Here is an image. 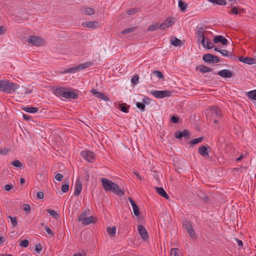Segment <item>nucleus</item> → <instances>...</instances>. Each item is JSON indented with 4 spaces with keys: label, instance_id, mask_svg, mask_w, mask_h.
Here are the masks:
<instances>
[{
    "label": "nucleus",
    "instance_id": "39",
    "mask_svg": "<svg viewBox=\"0 0 256 256\" xmlns=\"http://www.w3.org/2000/svg\"><path fill=\"white\" fill-rule=\"evenodd\" d=\"M208 1L217 4L224 6L226 4L225 0H208Z\"/></svg>",
    "mask_w": 256,
    "mask_h": 256
},
{
    "label": "nucleus",
    "instance_id": "54",
    "mask_svg": "<svg viewBox=\"0 0 256 256\" xmlns=\"http://www.w3.org/2000/svg\"><path fill=\"white\" fill-rule=\"evenodd\" d=\"M230 14H237L238 13V8L236 7H232L230 11L229 12Z\"/></svg>",
    "mask_w": 256,
    "mask_h": 256
},
{
    "label": "nucleus",
    "instance_id": "36",
    "mask_svg": "<svg viewBox=\"0 0 256 256\" xmlns=\"http://www.w3.org/2000/svg\"><path fill=\"white\" fill-rule=\"evenodd\" d=\"M178 7L182 12H185L187 7V4L183 2L182 0L178 1Z\"/></svg>",
    "mask_w": 256,
    "mask_h": 256
},
{
    "label": "nucleus",
    "instance_id": "63",
    "mask_svg": "<svg viewBox=\"0 0 256 256\" xmlns=\"http://www.w3.org/2000/svg\"><path fill=\"white\" fill-rule=\"evenodd\" d=\"M220 61V58L214 55V60L212 61V63H217Z\"/></svg>",
    "mask_w": 256,
    "mask_h": 256
},
{
    "label": "nucleus",
    "instance_id": "4",
    "mask_svg": "<svg viewBox=\"0 0 256 256\" xmlns=\"http://www.w3.org/2000/svg\"><path fill=\"white\" fill-rule=\"evenodd\" d=\"M151 94L154 97L158 98H162L170 96L172 92L170 90H151Z\"/></svg>",
    "mask_w": 256,
    "mask_h": 256
},
{
    "label": "nucleus",
    "instance_id": "57",
    "mask_svg": "<svg viewBox=\"0 0 256 256\" xmlns=\"http://www.w3.org/2000/svg\"><path fill=\"white\" fill-rule=\"evenodd\" d=\"M22 116L24 118V119L25 120L28 122L32 119V117L31 116L25 114H24V113H22Z\"/></svg>",
    "mask_w": 256,
    "mask_h": 256
},
{
    "label": "nucleus",
    "instance_id": "22",
    "mask_svg": "<svg viewBox=\"0 0 256 256\" xmlns=\"http://www.w3.org/2000/svg\"><path fill=\"white\" fill-rule=\"evenodd\" d=\"M196 33L198 34V40H201V43L202 45H204V42L206 38H205L204 32L201 30H198Z\"/></svg>",
    "mask_w": 256,
    "mask_h": 256
},
{
    "label": "nucleus",
    "instance_id": "8",
    "mask_svg": "<svg viewBox=\"0 0 256 256\" xmlns=\"http://www.w3.org/2000/svg\"><path fill=\"white\" fill-rule=\"evenodd\" d=\"M138 230L142 239L145 241L147 240L148 238V234L146 228L143 226L138 224Z\"/></svg>",
    "mask_w": 256,
    "mask_h": 256
},
{
    "label": "nucleus",
    "instance_id": "32",
    "mask_svg": "<svg viewBox=\"0 0 256 256\" xmlns=\"http://www.w3.org/2000/svg\"><path fill=\"white\" fill-rule=\"evenodd\" d=\"M12 164L17 168H18L20 170H22L23 168L22 163L18 160H15L12 162Z\"/></svg>",
    "mask_w": 256,
    "mask_h": 256
},
{
    "label": "nucleus",
    "instance_id": "47",
    "mask_svg": "<svg viewBox=\"0 0 256 256\" xmlns=\"http://www.w3.org/2000/svg\"><path fill=\"white\" fill-rule=\"evenodd\" d=\"M139 80V77L138 75H134L132 76V78L131 79V82L134 84H136L138 83Z\"/></svg>",
    "mask_w": 256,
    "mask_h": 256
},
{
    "label": "nucleus",
    "instance_id": "24",
    "mask_svg": "<svg viewBox=\"0 0 256 256\" xmlns=\"http://www.w3.org/2000/svg\"><path fill=\"white\" fill-rule=\"evenodd\" d=\"M64 182V184L62 186V190L63 192L65 193L68 192L70 188L68 179H65Z\"/></svg>",
    "mask_w": 256,
    "mask_h": 256
},
{
    "label": "nucleus",
    "instance_id": "30",
    "mask_svg": "<svg viewBox=\"0 0 256 256\" xmlns=\"http://www.w3.org/2000/svg\"><path fill=\"white\" fill-rule=\"evenodd\" d=\"M46 212L54 218L57 219L59 217V214L55 210L50 208L47 209Z\"/></svg>",
    "mask_w": 256,
    "mask_h": 256
},
{
    "label": "nucleus",
    "instance_id": "59",
    "mask_svg": "<svg viewBox=\"0 0 256 256\" xmlns=\"http://www.w3.org/2000/svg\"><path fill=\"white\" fill-rule=\"evenodd\" d=\"M150 101L151 100L149 98L146 97L142 100V102L146 106V104H148Z\"/></svg>",
    "mask_w": 256,
    "mask_h": 256
},
{
    "label": "nucleus",
    "instance_id": "26",
    "mask_svg": "<svg viewBox=\"0 0 256 256\" xmlns=\"http://www.w3.org/2000/svg\"><path fill=\"white\" fill-rule=\"evenodd\" d=\"M23 110L26 112H37L38 110V108L30 106H24L23 107Z\"/></svg>",
    "mask_w": 256,
    "mask_h": 256
},
{
    "label": "nucleus",
    "instance_id": "5",
    "mask_svg": "<svg viewBox=\"0 0 256 256\" xmlns=\"http://www.w3.org/2000/svg\"><path fill=\"white\" fill-rule=\"evenodd\" d=\"M183 226L186 229L188 234L192 238H196V234L190 221L186 220L183 222Z\"/></svg>",
    "mask_w": 256,
    "mask_h": 256
},
{
    "label": "nucleus",
    "instance_id": "21",
    "mask_svg": "<svg viewBox=\"0 0 256 256\" xmlns=\"http://www.w3.org/2000/svg\"><path fill=\"white\" fill-rule=\"evenodd\" d=\"M202 60L205 62L212 63V61L214 60V55L211 54H204L202 56Z\"/></svg>",
    "mask_w": 256,
    "mask_h": 256
},
{
    "label": "nucleus",
    "instance_id": "14",
    "mask_svg": "<svg viewBox=\"0 0 256 256\" xmlns=\"http://www.w3.org/2000/svg\"><path fill=\"white\" fill-rule=\"evenodd\" d=\"M91 92L98 98H100L104 101L108 100V98L107 96H104L102 92H98L96 90L92 89L91 90Z\"/></svg>",
    "mask_w": 256,
    "mask_h": 256
},
{
    "label": "nucleus",
    "instance_id": "41",
    "mask_svg": "<svg viewBox=\"0 0 256 256\" xmlns=\"http://www.w3.org/2000/svg\"><path fill=\"white\" fill-rule=\"evenodd\" d=\"M208 112H218L220 110L217 106H212L208 108Z\"/></svg>",
    "mask_w": 256,
    "mask_h": 256
},
{
    "label": "nucleus",
    "instance_id": "10",
    "mask_svg": "<svg viewBox=\"0 0 256 256\" xmlns=\"http://www.w3.org/2000/svg\"><path fill=\"white\" fill-rule=\"evenodd\" d=\"M217 74L220 76L225 78H230L233 76L232 72L227 69L220 70Z\"/></svg>",
    "mask_w": 256,
    "mask_h": 256
},
{
    "label": "nucleus",
    "instance_id": "11",
    "mask_svg": "<svg viewBox=\"0 0 256 256\" xmlns=\"http://www.w3.org/2000/svg\"><path fill=\"white\" fill-rule=\"evenodd\" d=\"M174 20L172 18H168L159 25V29L164 30L172 26L174 24Z\"/></svg>",
    "mask_w": 256,
    "mask_h": 256
},
{
    "label": "nucleus",
    "instance_id": "6",
    "mask_svg": "<svg viewBox=\"0 0 256 256\" xmlns=\"http://www.w3.org/2000/svg\"><path fill=\"white\" fill-rule=\"evenodd\" d=\"M174 136L176 138L178 139L182 140V138L184 137L186 140H188L190 138V132L188 130L185 129L182 131H176Z\"/></svg>",
    "mask_w": 256,
    "mask_h": 256
},
{
    "label": "nucleus",
    "instance_id": "33",
    "mask_svg": "<svg viewBox=\"0 0 256 256\" xmlns=\"http://www.w3.org/2000/svg\"><path fill=\"white\" fill-rule=\"evenodd\" d=\"M170 43L174 46H178L181 45L182 41L176 38H174V39L170 40Z\"/></svg>",
    "mask_w": 256,
    "mask_h": 256
},
{
    "label": "nucleus",
    "instance_id": "60",
    "mask_svg": "<svg viewBox=\"0 0 256 256\" xmlns=\"http://www.w3.org/2000/svg\"><path fill=\"white\" fill-rule=\"evenodd\" d=\"M13 187V186L10 184H7L4 186V190L6 191H10Z\"/></svg>",
    "mask_w": 256,
    "mask_h": 256
},
{
    "label": "nucleus",
    "instance_id": "62",
    "mask_svg": "<svg viewBox=\"0 0 256 256\" xmlns=\"http://www.w3.org/2000/svg\"><path fill=\"white\" fill-rule=\"evenodd\" d=\"M236 241L237 242L238 246L240 248H242L243 247V242L242 240L238 238H236Z\"/></svg>",
    "mask_w": 256,
    "mask_h": 256
},
{
    "label": "nucleus",
    "instance_id": "61",
    "mask_svg": "<svg viewBox=\"0 0 256 256\" xmlns=\"http://www.w3.org/2000/svg\"><path fill=\"white\" fill-rule=\"evenodd\" d=\"M36 196L38 199H42L44 198V194L42 192H38L36 194Z\"/></svg>",
    "mask_w": 256,
    "mask_h": 256
},
{
    "label": "nucleus",
    "instance_id": "58",
    "mask_svg": "<svg viewBox=\"0 0 256 256\" xmlns=\"http://www.w3.org/2000/svg\"><path fill=\"white\" fill-rule=\"evenodd\" d=\"M55 178L57 180L60 182L62 180L63 176L60 174H57L55 176Z\"/></svg>",
    "mask_w": 256,
    "mask_h": 256
},
{
    "label": "nucleus",
    "instance_id": "48",
    "mask_svg": "<svg viewBox=\"0 0 256 256\" xmlns=\"http://www.w3.org/2000/svg\"><path fill=\"white\" fill-rule=\"evenodd\" d=\"M220 53L224 56H230V55L232 54L231 52H230L228 50H222L220 52Z\"/></svg>",
    "mask_w": 256,
    "mask_h": 256
},
{
    "label": "nucleus",
    "instance_id": "29",
    "mask_svg": "<svg viewBox=\"0 0 256 256\" xmlns=\"http://www.w3.org/2000/svg\"><path fill=\"white\" fill-rule=\"evenodd\" d=\"M106 231L110 236H115L116 233V227L115 226H113L112 228L108 226L107 228Z\"/></svg>",
    "mask_w": 256,
    "mask_h": 256
},
{
    "label": "nucleus",
    "instance_id": "12",
    "mask_svg": "<svg viewBox=\"0 0 256 256\" xmlns=\"http://www.w3.org/2000/svg\"><path fill=\"white\" fill-rule=\"evenodd\" d=\"M82 184L80 182V178H78V180L76 182L75 186H74V195L76 196H78L82 191Z\"/></svg>",
    "mask_w": 256,
    "mask_h": 256
},
{
    "label": "nucleus",
    "instance_id": "9",
    "mask_svg": "<svg viewBox=\"0 0 256 256\" xmlns=\"http://www.w3.org/2000/svg\"><path fill=\"white\" fill-rule=\"evenodd\" d=\"M81 156L89 162H92L94 158V152L90 151L84 150L80 152Z\"/></svg>",
    "mask_w": 256,
    "mask_h": 256
},
{
    "label": "nucleus",
    "instance_id": "38",
    "mask_svg": "<svg viewBox=\"0 0 256 256\" xmlns=\"http://www.w3.org/2000/svg\"><path fill=\"white\" fill-rule=\"evenodd\" d=\"M132 208L133 209V212H134V216H138L140 214L138 206L136 204H134L133 206H132Z\"/></svg>",
    "mask_w": 256,
    "mask_h": 256
},
{
    "label": "nucleus",
    "instance_id": "1",
    "mask_svg": "<svg viewBox=\"0 0 256 256\" xmlns=\"http://www.w3.org/2000/svg\"><path fill=\"white\" fill-rule=\"evenodd\" d=\"M101 182L104 189L106 192H113L119 196H122L125 193L124 189H120L117 184L110 180L102 178Z\"/></svg>",
    "mask_w": 256,
    "mask_h": 256
},
{
    "label": "nucleus",
    "instance_id": "42",
    "mask_svg": "<svg viewBox=\"0 0 256 256\" xmlns=\"http://www.w3.org/2000/svg\"><path fill=\"white\" fill-rule=\"evenodd\" d=\"M179 250L178 248H172L170 250V256H180Z\"/></svg>",
    "mask_w": 256,
    "mask_h": 256
},
{
    "label": "nucleus",
    "instance_id": "35",
    "mask_svg": "<svg viewBox=\"0 0 256 256\" xmlns=\"http://www.w3.org/2000/svg\"><path fill=\"white\" fill-rule=\"evenodd\" d=\"M248 96L251 99L256 100V90L248 92Z\"/></svg>",
    "mask_w": 256,
    "mask_h": 256
},
{
    "label": "nucleus",
    "instance_id": "16",
    "mask_svg": "<svg viewBox=\"0 0 256 256\" xmlns=\"http://www.w3.org/2000/svg\"><path fill=\"white\" fill-rule=\"evenodd\" d=\"M82 25L84 27L94 29V28H96L98 26V22L96 21H94V22L85 21L82 23Z\"/></svg>",
    "mask_w": 256,
    "mask_h": 256
},
{
    "label": "nucleus",
    "instance_id": "31",
    "mask_svg": "<svg viewBox=\"0 0 256 256\" xmlns=\"http://www.w3.org/2000/svg\"><path fill=\"white\" fill-rule=\"evenodd\" d=\"M93 64V62H86L84 64H80L78 66V68L80 70H82L87 68L91 66Z\"/></svg>",
    "mask_w": 256,
    "mask_h": 256
},
{
    "label": "nucleus",
    "instance_id": "2",
    "mask_svg": "<svg viewBox=\"0 0 256 256\" xmlns=\"http://www.w3.org/2000/svg\"><path fill=\"white\" fill-rule=\"evenodd\" d=\"M54 94L57 96L66 99H76L78 94L69 88L59 87L54 90Z\"/></svg>",
    "mask_w": 256,
    "mask_h": 256
},
{
    "label": "nucleus",
    "instance_id": "43",
    "mask_svg": "<svg viewBox=\"0 0 256 256\" xmlns=\"http://www.w3.org/2000/svg\"><path fill=\"white\" fill-rule=\"evenodd\" d=\"M136 27H131L126 28L122 31V33L124 34H130L134 31Z\"/></svg>",
    "mask_w": 256,
    "mask_h": 256
},
{
    "label": "nucleus",
    "instance_id": "17",
    "mask_svg": "<svg viewBox=\"0 0 256 256\" xmlns=\"http://www.w3.org/2000/svg\"><path fill=\"white\" fill-rule=\"evenodd\" d=\"M239 60L242 62L248 64H254L256 62V60L255 59L249 57L241 56Z\"/></svg>",
    "mask_w": 256,
    "mask_h": 256
},
{
    "label": "nucleus",
    "instance_id": "15",
    "mask_svg": "<svg viewBox=\"0 0 256 256\" xmlns=\"http://www.w3.org/2000/svg\"><path fill=\"white\" fill-rule=\"evenodd\" d=\"M214 42L215 44L220 42L223 45H226L228 42V40L222 36H215L214 38Z\"/></svg>",
    "mask_w": 256,
    "mask_h": 256
},
{
    "label": "nucleus",
    "instance_id": "50",
    "mask_svg": "<svg viewBox=\"0 0 256 256\" xmlns=\"http://www.w3.org/2000/svg\"><path fill=\"white\" fill-rule=\"evenodd\" d=\"M138 10L136 8H131L127 10L128 14L131 15L138 12Z\"/></svg>",
    "mask_w": 256,
    "mask_h": 256
},
{
    "label": "nucleus",
    "instance_id": "23",
    "mask_svg": "<svg viewBox=\"0 0 256 256\" xmlns=\"http://www.w3.org/2000/svg\"><path fill=\"white\" fill-rule=\"evenodd\" d=\"M204 140V137L202 136L196 138H194L190 142V147H193L194 144L202 142Z\"/></svg>",
    "mask_w": 256,
    "mask_h": 256
},
{
    "label": "nucleus",
    "instance_id": "18",
    "mask_svg": "<svg viewBox=\"0 0 256 256\" xmlns=\"http://www.w3.org/2000/svg\"><path fill=\"white\" fill-rule=\"evenodd\" d=\"M156 192L158 194L160 195L161 196L164 197L166 200L169 198V196L165 191V190L162 187H156Z\"/></svg>",
    "mask_w": 256,
    "mask_h": 256
},
{
    "label": "nucleus",
    "instance_id": "56",
    "mask_svg": "<svg viewBox=\"0 0 256 256\" xmlns=\"http://www.w3.org/2000/svg\"><path fill=\"white\" fill-rule=\"evenodd\" d=\"M24 210L26 212H28L30 210V206L28 204H24Z\"/></svg>",
    "mask_w": 256,
    "mask_h": 256
},
{
    "label": "nucleus",
    "instance_id": "55",
    "mask_svg": "<svg viewBox=\"0 0 256 256\" xmlns=\"http://www.w3.org/2000/svg\"><path fill=\"white\" fill-rule=\"evenodd\" d=\"M35 251L37 252L40 253L42 250V246L40 244H37L35 246Z\"/></svg>",
    "mask_w": 256,
    "mask_h": 256
},
{
    "label": "nucleus",
    "instance_id": "51",
    "mask_svg": "<svg viewBox=\"0 0 256 256\" xmlns=\"http://www.w3.org/2000/svg\"><path fill=\"white\" fill-rule=\"evenodd\" d=\"M45 230L48 234L51 236H54V232L50 230V228L48 226L45 227Z\"/></svg>",
    "mask_w": 256,
    "mask_h": 256
},
{
    "label": "nucleus",
    "instance_id": "64",
    "mask_svg": "<svg viewBox=\"0 0 256 256\" xmlns=\"http://www.w3.org/2000/svg\"><path fill=\"white\" fill-rule=\"evenodd\" d=\"M8 148H4L2 150H0V154H6L8 153Z\"/></svg>",
    "mask_w": 256,
    "mask_h": 256
},
{
    "label": "nucleus",
    "instance_id": "49",
    "mask_svg": "<svg viewBox=\"0 0 256 256\" xmlns=\"http://www.w3.org/2000/svg\"><path fill=\"white\" fill-rule=\"evenodd\" d=\"M179 120V118L176 116H173L170 118V122L174 124L178 123Z\"/></svg>",
    "mask_w": 256,
    "mask_h": 256
},
{
    "label": "nucleus",
    "instance_id": "28",
    "mask_svg": "<svg viewBox=\"0 0 256 256\" xmlns=\"http://www.w3.org/2000/svg\"><path fill=\"white\" fill-rule=\"evenodd\" d=\"M128 108H130L129 106H127L126 104H118L117 108L120 110L122 112H128Z\"/></svg>",
    "mask_w": 256,
    "mask_h": 256
},
{
    "label": "nucleus",
    "instance_id": "3",
    "mask_svg": "<svg viewBox=\"0 0 256 256\" xmlns=\"http://www.w3.org/2000/svg\"><path fill=\"white\" fill-rule=\"evenodd\" d=\"M20 87V85L8 80H0V91L7 94L14 92Z\"/></svg>",
    "mask_w": 256,
    "mask_h": 256
},
{
    "label": "nucleus",
    "instance_id": "45",
    "mask_svg": "<svg viewBox=\"0 0 256 256\" xmlns=\"http://www.w3.org/2000/svg\"><path fill=\"white\" fill-rule=\"evenodd\" d=\"M159 25L160 24H152L148 28V31H154V30H157L158 28H159Z\"/></svg>",
    "mask_w": 256,
    "mask_h": 256
},
{
    "label": "nucleus",
    "instance_id": "25",
    "mask_svg": "<svg viewBox=\"0 0 256 256\" xmlns=\"http://www.w3.org/2000/svg\"><path fill=\"white\" fill-rule=\"evenodd\" d=\"M198 196L204 202H210L209 198L202 192H200L198 194Z\"/></svg>",
    "mask_w": 256,
    "mask_h": 256
},
{
    "label": "nucleus",
    "instance_id": "34",
    "mask_svg": "<svg viewBox=\"0 0 256 256\" xmlns=\"http://www.w3.org/2000/svg\"><path fill=\"white\" fill-rule=\"evenodd\" d=\"M94 10L92 8H84V13L88 15H92L94 13Z\"/></svg>",
    "mask_w": 256,
    "mask_h": 256
},
{
    "label": "nucleus",
    "instance_id": "46",
    "mask_svg": "<svg viewBox=\"0 0 256 256\" xmlns=\"http://www.w3.org/2000/svg\"><path fill=\"white\" fill-rule=\"evenodd\" d=\"M29 242L27 240H22L20 242V245L21 246L26 248L28 246Z\"/></svg>",
    "mask_w": 256,
    "mask_h": 256
},
{
    "label": "nucleus",
    "instance_id": "19",
    "mask_svg": "<svg viewBox=\"0 0 256 256\" xmlns=\"http://www.w3.org/2000/svg\"><path fill=\"white\" fill-rule=\"evenodd\" d=\"M196 69L200 70L202 73L208 72L212 70V68L202 64L198 66H197Z\"/></svg>",
    "mask_w": 256,
    "mask_h": 256
},
{
    "label": "nucleus",
    "instance_id": "27",
    "mask_svg": "<svg viewBox=\"0 0 256 256\" xmlns=\"http://www.w3.org/2000/svg\"><path fill=\"white\" fill-rule=\"evenodd\" d=\"M78 70H80L78 66H77L76 67H72L69 68H66L64 70L63 73H76Z\"/></svg>",
    "mask_w": 256,
    "mask_h": 256
},
{
    "label": "nucleus",
    "instance_id": "37",
    "mask_svg": "<svg viewBox=\"0 0 256 256\" xmlns=\"http://www.w3.org/2000/svg\"><path fill=\"white\" fill-rule=\"evenodd\" d=\"M204 48H206L208 50L212 48L214 46V44L212 42H210V40L206 38L204 42V45H202Z\"/></svg>",
    "mask_w": 256,
    "mask_h": 256
},
{
    "label": "nucleus",
    "instance_id": "53",
    "mask_svg": "<svg viewBox=\"0 0 256 256\" xmlns=\"http://www.w3.org/2000/svg\"><path fill=\"white\" fill-rule=\"evenodd\" d=\"M136 106L138 108L140 109L141 110H144V107H145V106H144V104L142 103V102H137L136 103Z\"/></svg>",
    "mask_w": 256,
    "mask_h": 256
},
{
    "label": "nucleus",
    "instance_id": "40",
    "mask_svg": "<svg viewBox=\"0 0 256 256\" xmlns=\"http://www.w3.org/2000/svg\"><path fill=\"white\" fill-rule=\"evenodd\" d=\"M152 74L154 76H156L160 79H162L164 78V75L162 73L160 70H154L152 72Z\"/></svg>",
    "mask_w": 256,
    "mask_h": 256
},
{
    "label": "nucleus",
    "instance_id": "20",
    "mask_svg": "<svg viewBox=\"0 0 256 256\" xmlns=\"http://www.w3.org/2000/svg\"><path fill=\"white\" fill-rule=\"evenodd\" d=\"M96 222V218L92 216H87L84 222L82 224L84 226L88 225L90 224H94Z\"/></svg>",
    "mask_w": 256,
    "mask_h": 256
},
{
    "label": "nucleus",
    "instance_id": "13",
    "mask_svg": "<svg viewBox=\"0 0 256 256\" xmlns=\"http://www.w3.org/2000/svg\"><path fill=\"white\" fill-rule=\"evenodd\" d=\"M208 148H210V146L208 145L202 146L198 148V154L202 156H208Z\"/></svg>",
    "mask_w": 256,
    "mask_h": 256
},
{
    "label": "nucleus",
    "instance_id": "44",
    "mask_svg": "<svg viewBox=\"0 0 256 256\" xmlns=\"http://www.w3.org/2000/svg\"><path fill=\"white\" fill-rule=\"evenodd\" d=\"M8 218L10 220L13 226H16L17 225V219L16 216L12 217L11 216H7Z\"/></svg>",
    "mask_w": 256,
    "mask_h": 256
},
{
    "label": "nucleus",
    "instance_id": "52",
    "mask_svg": "<svg viewBox=\"0 0 256 256\" xmlns=\"http://www.w3.org/2000/svg\"><path fill=\"white\" fill-rule=\"evenodd\" d=\"M86 217L87 216L84 215V214H81L78 218V221L82 222V224Z\"/></svg>",
    "mask_w": 256,
    "mask_h": 256
},
{
    "label": "nucleus",
    "instance_id": "7",
    "mask_svg": "<svg viewBox=\"0 0 256 256\" xmlns=\"http://www.w3.org/2000/svg\"><path fill=\"white\" fill-rule=\"evenodd\" d=\"M28 42L34 46H40L43 43L42 38L36 36H30L28 39Z\"/></svg>",
    "mask_w": 256,
    "mask_h": 256
}]
</instances>
